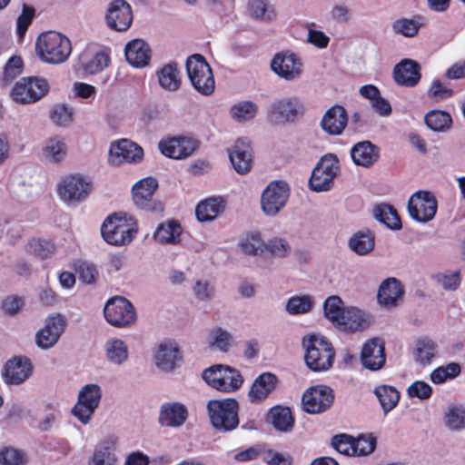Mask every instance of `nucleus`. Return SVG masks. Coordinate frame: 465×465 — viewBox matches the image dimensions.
Returning a JSON list of instances; mask_svg holds the SVG:
<instances>
[{
    "label": "nucleus",
    "mask_w": 465,
    "mask_h": 465,
    "mask_svg": "<svg viewBox=\"0 0 465 465\" xmlns=\"http://www.w3.org/2000/svg\"><path fill=\"white\" fill-rule=\"evenodd\" d=\"M304 360L310 370L326 371L333 364L335 351L331 343L321 334H310L303 338Z\"/></svg>",
    "instance_id": "obj_1"
},
{
    "label": "nucleus",
    "mask_w": 465,
    "mask_h": 465,
    "mask_svg": "<svg viewBox=\"0 0 465 465\" xmlns=\"http://www.w3.org/2000/svg\"><path fill=\"white\" fill-rule=\"evenodd\" d=\"M35 47L39 57L50 64L63 63L72 53L70 39L60 31H43Z\"/></svg>",
    "instance_id": "obj_2"
},
{
    "label": "nucleus",
    "mask_w": 465,
    "mask_h": 465,
    "mask_svg": "<svg viewBox=\"0 0 465 465\" xmlns=\"http://www.w3.org/2000/svg\"><path fill=\"white\" fill-rule=\"evenodd\" d=\"M137 231L135 220L125 213L108 216L101 227L104 240L114 246H124L132 242Z\"/></svg>",
    "instance_id": "obj_3"
},
{
    "label": "nucleus",
    "mask_w": 465,
    "mask_h": 465,
    "mask_svg": "<svg viewBox=\"0 0 465 465\" xmlns=\"http://www.w3.org/2000/svg\"><path fill=\"white\" fill-rule=\"evenodd\" d=\"M92 180L80 173L64 176L56 185L59 199L67 205L84 202L93 191Z\"/></svg>",
    "instance_id": "obj_4"
},
{
    "label": "nucleus",
    "mask_w": 465,
    "mask_h": 465,
    "mask_svg": "<svg viewBox=\"0 0 465 465\" xmlns=\"http://www.w3.org/2000/svg\"><path fill=\"white\" fill-rule=\"evenodd\" d=\"M202 377L210 387L225 393L237 391L243 383L240 371L224 364H214L205 369Z\"/></svg>",
    "instance_id": "obj_5"
},
{
    "label": "nucleus",
    "mask_w": 465,
    "mask_h": 465,
    "mask_svg": "<svg viewBox=\"0 0 465 465\" xmlns=\"http://www.w3.org/2000/svg\"><path fill=\"white\" fill-rule=\"evenodd\" d=\"M212 425L218 430L230 431L239 424V404L234 399L211 400L206 405Z\"/></svg>",
    "instance_id": "obj_6"
},
{
    "label": "nucleus",
    "mask_w": 465,
    "mask_h": 465,
    "mask_svg": "<svg viewBox=\"0 0 465 465\" xmlns=\"http://www.w3.org/2000/svg\"><path fill=\"white\" fill-rule=\"evenodd\" d=\"M186 72L191 84L199 94L211 95L215 89L213 70L201 54H193L187 58Z\"/></svg>",
    "instance_id": "obj_7"
},
{
    "label": "nucleus",
    "mask_w": 465,
    "mask_h": 465,
    "mask_svg": "<svg viewBox=\"0 0 465 465\" xmlns=\"http://www.w3.org/2000/svg\"><path fill=\"white\" fill-rule=\"evenodd\" d=\"M102 396L100 385L96 383L84 385L78 392L72 414L84 425L88 424L100 405Z\"/></svg>",
    "instance_id": "obj_8"
},
{
    "label": "nucleus",
    "mask_w": 465,
    "mask_h": 465,
    "mask_svg": "<svg viewBox=\"0 0 465 465\" xmlns=\"http://www.w3.org/2000/svg\"><path fill=\"white\" fill-rule=\"evenodd\" d=\"M339 171V160L335 154L322 156L312 170L309 181L311 190L318 193L331 190Z\"/></svg>",
    "instance_id": "obj_9"
},
{
    "label": "nucleus",
    "mask_w": 465,
    "mask_h": 465,
    "mask_svg": "<svg viewBox=\"0 0 465 465\" xmlns=\"http://www.w3.org/2000/svg\"><path fill=\"white\" fill-rule=\"evenodd\" d=\"M106 322L117 328L132 325L136 319L133 304L124 297L115 296L109 299L104 308Z\"/></svg>",
    "instance_id": "obj_10"
},
{
    "label": "nucleus",
    "mask_w": 465,
    "mask_h": 465,
    "mask_svg": "<svg viewBox=\"0 0 465 465\" xmlns=\"http://www.w3.org/2000/svg\"><path fill=\"white\" fill-rule=\"evenodd\" d=\"M290 196V186L283 181H272L263 190L261 208L267 216H275L286 205Z\"/></svg>",
    "instance_id": "obj_11"
},
{
    "label": "nucleus",
    "mask_w": 465,
    "mask_h": 465,
    "mask_svg": "<svg viewBox=\"0 0 465 465\" xmlns=\"http://www.w3.org/2000/svg\"><path fill=\"white\" fill-rule=\"evenodd\" d=\"M49 89L47 81L40 77H24L15 83L12 98L20 104H31L46 94Z\"/></svg>",
    "instance_id": "obj_12"
},
{
    "label": "nucleus",
    "mask_w": 465,
    "mask_h": 465,
    "mask_svg": "<svg viewBox=\"0 0 465 465\" xmlns=\"http://www.w3.org/2000/svg\"><path fill=\"white\" fill-rule=\"evenodd\" d=\"M407 208L411 219L420 223H426L435 217L438 203L430 192L418 191L410 197Z\"/></svg>",
    "instance_id": "obj_13"
},
{
    "label": "nucleus",
    "mask_w": 465,
    "mask_h": 465,
    "mask_svg": "<svg viewBox=\"0 0 465 465\" xmlns=\"http://www.w3.org/2000/svg\"><path fill=\"white\" fill-rule=\"evenodd\" d=\"M65 327L66 321L62 314L49 315L45 319L44 326L35 335L36 346L42 350H49L54 347L64 332Z\"/></svg>",
    "instance_id": "obj_14"
},
{
    "label": "nucleus",
    "mask_w": 465,
    "mask_h": 465,
    "mask_svg": "<svg viewBox=\"0 0 465 465\" xmlns=\"http://www.w3.org/2000/svg\"><path fill=\"white\" fill-rule=\"evenodd\" d=\"M157 187L158 183L153 177H146L135 183L132 188L134 204L145 211L162 212L163 205L153 199Z\"/></svg>",
    "instance_id": "obj_15"
},
{
    "label": "nucleus",
    "mask_w": 465,
    "mask_h": 465,
    "mask_svg": "<svg viewBox=\"0 0 465 465\" xmlns=\"http://www.w3.org/2000/svg\"><path fill=\"white\" fill-rule=\"evenodd\" d=\"M80 62L89 74H96L107 68L111 63V49L95 43L89 44L83 52Z\"/></svg>",
    "instance_id": "obj_16"
},
{
    "label": "nucleus",
    "mask_w": 465,
    "mask_h": 465,
    "mask_svg": "<svg viewBox=\"0 0 465 465\" xmlns=\"http://www.w3.org/2000/svg\"><path fill=\"white\" fill-rule=\"evenodd\" d=\"M303 113V104L296 97H284L273 101L268 109L270 120L275 124H287Z\"/></svg>",
    "instance_id": "obj_17"
},
{
    "label": "nucleus",
    "mask_w": 465,
    "mask_h": 465,
    "mask_svg": "<svg viewBox=\"0 0 465 465\" xmlns=\"http://www.w3.org/2000/svg\"><path fill=\"white\" fill-rule=\"evenodd\" d=\"M134 20L131 5L126 0H111L104 11V21L111 29H129Z\"/></svg>",
    "instance_id": "obj_18"
},
{
    "label": "nucleus",
    "mask_w": 465,
    "mask_h": 465,
    "mask_svg": "<svg viewBox=\"0 0 465 465\" xmlns=\"http://www.w3.org/2000/svg\"><path fill=\"white\" fill-rule=\"evenodd\" d=\"M143 155V151L137 143L129 139H120L110 145L109 163L113 165L137 163L142 160Z\"/></svg>",
    "instance_id": "obj_19"
},
{
    "label": "nucleus",
    "mask_w": 465,
    "mask_h": 465,
    "mask_svg": "<svg viewBox=\"0 0 465 465\" xmlns=\"http://www.w3.org/2000/svg\"><path fill=\"white\" fill-rule=\"evenodd\" d=\"M332 390L326 385H317L308 389L302 395L304 410L312 414L325 411L332 404Z\"/></svg>",
    "instance_id": "obj_20"
},
{
    "label": "nucleus",
    "mask_w": 465,
    "mask_h": 465,
    "mask_svg": "<svg viewBox=\"0 0 465 465\" xmlns=\"http://www.w3.org/2000/svg\"><path fill=\"white\" fill-rule=\"evenodd\" d=\"M198 146L195 139L189 136L166 137L159 142L161 153L173 159L187 158L193 153Z\"/></svg>",
    "instance_id": "obj_21"
},
{
    "label": "nucleus",
    "mask_w": 465,
    "mask_h": 465,
    "mask_svg": "<svg viewBox=\"0 0 465 465\" xmlns=\"http://www.w3.org/2000/svg\"><path fill=\"white\" fill-rule=\"evenodd\" d=\"M272 70L287 81L298 79L302 74V63L296 54L282 52L275 54L271 63Z\"/></svg>",
    "instance_id": "obj_22"
},
{
    "label": "nucleus",
    "mask_w": 465,
    "mask_h": 465,
    "mask_svg": "<svg viewBox=\"0 0 465 465\" xmlns=\"http://www.w3.org/2000/svg\"><path fill=\"white\" fill-rule=\"evenodd\" d=\"M361 362L372 371L381 370L386 362L385 344L380 338H371L362 345Z\"/></svg>",
    "instance_id": "obj_23"
},
{
    "label": "nucleus",
    "mask_w": 465,
    "mask_h": 465,
    "mask_svg": "<svg viewBox=\"0 0 465 465\" xmlns=\"http://www.w3.org/2000/svg\"><path fill=\"white\" fill-rule=\"evenodd\" d=\"M32 364L25 357H15L9 360L3 371V378L6 384L18 385L26 381L32 373Z\"/></svg>",
    "instance_id": "obj_24"
},
{
    "label": "nucleus",
    "mask_w": 465,
    "mask_h": 465,
    "mask_svg": "<svg viewBox=\"0 0 465 465\" xmlns=\"http://www.w3.org/2000/svg\"><path fill=\"white\" fill-rule=\"evenodd\" d=\"M404 288L400 280L389 277L381 282L378 289L377 302L384 308L396 307L402 299Z\"/></svg>",
    "instance_id": "obj_25"
},
{
    "label": "nucleus",
    "mask_w": 465,
    "mask_h": 465,
    "mask_svg": "<svg viewBox=\"0 0 465 465\" xmlns=\"http://www.w3.org/2000/svg\"><path fill=\"white\" fill-rule=\"evenodd\" d=\"M182 359L178 345L174 341L161 342L154 353V362L163 371H172Z\"/></svg>",
    "instance_id": "obj_26"
},
{
    "label": "nucleus",
    "mask_w": 465,
    "mask_h": 465,
    "mask_svg": "<svg viewBox=\"0 0 465 465\" xmlns=\"http://www.w3.org/2000/svg\"><path fill=\"white\" fill-rule=\"evenodd\" d=\"M348 115L344 107L333 105L323 114L321 120V127L330 135H340L347 126Z\"/></svg>",
    "instance_id": "obj_27"
},
{
    "label": "nucleus",
    "mask_w": 465,
    "mask_h": 465,
    "mask_svg": "<svg viewBox=\"0 0 465 465\" xmlns=\"http://www.w3.org/2000/svg\"><path fill=\"white\" fill-rule=\"evenodd\" d=\"M188 417L186 406L181 402H165L159 411L158 421L161 426L178 428L181 427Z\"/></svg>",
    "instance_id": "obj_28"
},
{
    "label": "nucleus",
    "mask_w": 465,
    "mask_h": 465,
    "mask_svg": "<svg viewBox=\"0 0 465 465\" xmlns=\"http://www.w3.org/2000/svg\"><path fill=\"white\" fill-rule=\"evenodd\" d=\"M230 161L238 173H245L251 170L252 153L249 143L239 139L228 149Z\"/></svg>",
    "instance_id": "obj_29"
},
{
    "label": "nucleus",
    "mask_w": 465,
    "mask_h": 465,
    "mask_svg": "<svg viewBox=\"0 0 465 465\" xmlns=\"http://www.w3.org/2000/svg\"><path fill=\"white\" fill-rule=\"evenodd\" d=\"M226 207L227 202L223 197H208L196 205L195 215L199 222H212L223 214Z\"/></svg>",
    "instance_id": "obj_30"
},
{
    "label": "nucleus",
    "mask_w": 465,
    "mask_h": 465,
    "mask_svg": "<svg viewBox=\"0 0 465 465\" xmlns=\"http://www.w3.org/2000/svg\"><path fill=\"white\" fill-rule=\"evenodd\" d=\"M277 377L272 372H263L255 378L248 392L252 403H261L274 391Z\"/></svg>",
    "instance_id": "obj_31"
},
{
    "label": "nucleus",
    "mask_w": 465,
    "mask_h": 465,
    "mask_svg": "<svg viewBox=\"0 0 465 465\" xmlns=\"http://www.w3.org/2000/svg\"><path fill=\"white\" fill-rule=\"evenodd\" d=\"M205 342L212 351L226 353L233 347L234 339L228 330L213 326L208 330Z\"/></svg>",
    "instance_id": "obj_32"
},
{
    "label": "nucleus",
    "mask_w": 465,
    "mask_h": 465,
    "mask_svg": "<svg viewBox=\"0 0 465 465\" xmlns=\"http://www.w3.org/2000/svg\"><path fill=\"white\" fill-rule=\"evenodd\" d=\"M395 82L400 85L414 86L420 78L419 64L411 59H404L393 70Z\"/></svg>",
    "instance_id": "obj_33"
},
{
    "label": "nucleus",
    "mask_w": 465,
    "mask_h": 465,
    "mask_svg": "<svg viewBox=\"0 0 465 465\" xmlns=\"http://www.w3.org/2000/svg\"><path fill=\"white\" fill-rule=\"evenodd\" d=\"M125 56L131 65L143 68L148 64L151 59V49L144 41L134 39L127 44Z\"/></svg>",
    "instance_id": "obj_34"
},
{
    "label": "nucleus",
    "mask_w": 465,
    "mask_h": 465,
    "mask_svg": "<svg viewBox=\"0 0 465 465\" xmlns=\"http://www.w3.org/2000/svg\"><path fill=\"white\" fill-rule=\"evenodd\" d=\"M351 156L356 165L370 167L379 159V148L370 141L360 142L351 148Z\"/></svg>",
    "instance_id": "obj_35"
},
{
    "label": "nucleus",
    "mask_w": 465,
    "mask_h": 465,
    "mask_svg": "<svg viewBox=\"0 0 465 465\" xmlns=\"http://www.w3.org/2000/svg\"><path fill=\"white\" fill-rule=\"evenodd\" d=\"M106 360L117 366L123 365L129 358V349L126 342L117 337L107 339L104 344Z\"/></svg>",
    "instance_id": "obj_36"
},
{
    "label": "nucleus",
    "mask_w": 465,
    "mask_h": 465,
    "mask_svg": "<svg viewBox=\"0 0 465 465\" xmlns=\"http://www.w3.org/2000/svg\"><path fill=\"white\" fill-rule=\"evenodd\" d=\"M371 323V316L355 307L347 308L339 327L351 331H362Z\"/></svg>",
    "instance_id": "obj_37"
},
{
    "label": "nucleus",
    "mask_w": 465,
    "mask_h": 465,
    "mask_svg": "<svg viewBox=\"0 0 465 465\" xmlns=\"http://www.w3.org/2000/svg\"><path fill=\"white\" fill-rule=\"evenodd\" d=\"M182 232L183 228L179 222L171 219L157 226L153 237L162 244H177L180 242Z\"/></svg>",
    "instance_id": "obj_38"
},
{
    "label": "nucleus",
    "mask_w": 465,
    "mask_h": 465,
    "mask_svg": "<svg viewBox=\"0 0 465 465\" xmlns=\"http://www.w3.org/2000/svg\"><path fill=\"white\" fill-rule=\"evenodd\" d=\"M67 155V145L64 138L54 136L49 138L43 147L44 158L51 163H59Z\"/></svg>",
    "instance_id": "obj_39"
},
{
    "label": "nucleus",
    "mask_w": 465,
    "mask_h": 465,
    "mask_svg": "<svg viewBox=\"0 0 465 465\" xmlns=\"http://www.w3.org/2000/svg\"><path fill=\"white\" fill-rule=\"evenodd\" d=\"M267 420L280 431H289L292 429L294 419L288 407L274 406L267 416Z\"/></svg>",
    "instance_id": "obj_40"
},
{
    "label": "nucleus",
    "mask_w": 465,
    "mask_h": 465,
    "mask_svg": "<svg viewBox=\"0 0 465 465\" xmlns=\"http://www.w3.org/2000/svg\"><path fill=\"white\" fill-rule=\"evenodd\" d=\"M437 346L435 342L429 338H420L416 341L413 349V357L416 362L420 365H429L435 358Z\"/></svg>",
    "instance_id": "obj_41"
},
{
    "label": "nucleus",
    "mask_w": 465,
    "mask_h": 465,
    "mask_svg": "<svg viewBox=\"0 0 465 465\" xmlns=\"http://www.w3.org/2000/svg\"><path fill=\"white\" fill-rule=\"evenodd\" d=\"M158 82L167 91H176L181 84L179 70L176 64H167L157 71Z\"/></svg>",
    "instance_id": "obj_42"
},
{
    "label": "nucleus",
    "mask_w": 465,
    "mask_h": 465,
    "mask_svg": "<svg viewBox=\"0 0 465 465\" xmlns=\"http://www.w3.org/2000/svg\"><path fill=\"white\" fill-rule=\"evenodd\" d=\"M374 394L380 401L385 414L392 411L400 401V392L391 385H378L374 389Z\"/></svg>",
    "instance_id": "obj_43"
},
{
    "label": "nucleus",
    "mask_w": 465,
    "mask_h": 465,
    "mask_svg": "<svg viewBox=\"0 0 465 465\" xmlns=\"http://www.w3.org/2000/svg\"><path fill=\"white\" fill-rule=\"evenodd\" d=\"M350 249L358 255L369 254L375 246L374 235L367 232H357L349 240Z\"/></svg>",
    "instance_id": "obj_44"
},
{
    "label": "nucleus",
    "mask_w": 465,
    "mask_h": 465,
    "mask_svg": "<svg viewBox=\"0 0 465 465\" xmlns=\"http://www.w3.org/2000/svg\"><path fill=\"white\" fill-rule=\"evenodd\" d=\"M315 299L310 294H296L291 296L286 302L285 310L290 315L306 314L312 311Z\"/></svg>",
    "instance_id": "obj_45"
},
{
    "label": "nucleus",
    "mask_w": 465,
    "mask_h": 465,
    "mask_svg": "<svg viewBox=\"0 0 465 465\" xmlns=\"http://www.w3.org/2000/svg\"><path fill=\"white\" fill-rule=\"evenodd\" d=\"M443 422L451 431L465 430V408L460 404L450 405L444 412Z\"/></svg>",
    "instance_id": "obj_46"
},
{
    "label": "nucleus",
    "mask_w": 465,
    "mask_h": 465,
    "mask_svg": "<svg viewBox=\"0 0 465 465\" xmlns=\"http://www.w3.org/2000/svg\"><path fill=\"white\" fill-rule=\"evenodd\" d=\"M240 247L246 254L259 256L266 252V241L259 232H251L242 239Z\"/></svg>",
    "instance_id": "obj_47"
},
{
    "label": "nucleus",
    "mask_w": 465,
    "mask_h": 465,
    "mask_svg": "<svg viewBox=\"0 0 465 465\" xmlns=\"http://www.w3.org/2000/svg\"><path fill=\"white\" fill-rule=\"evenodd\" d=\"M374 217L391 230L401 228V222L397 211L390 204H380L373 209Z\"/></svg>",
    "instance_id": "obj_48"
},
{
    "label": "nucleus",
    "mask_w": 465,
    "mask_h": 465,
    "mask_svg": "<svg viewBox=\"0 0 465 465\" xmlns=\"http://www.w3.org/2000/svg\"><path fill=\"white\" fill-rule=\"evenodd\" d=\"M247 13L260 21H270L275 15L273 5L268 0H248Z\"/></svg>",
    "instance_id": "obj_49"
},
{
    "label": "nucleus",
    "mask_w": 465,
    "mask_h": 465,
    "mask_svg": "<svg viewBox=\"0 0 465 465\" xmlns=\"http://www.w3.org/2000/svg\"><path fill=\"white\" fill-rule=\"evenodd\" d=\"M345 312L343 302L337 295L328 297L323 303L324 316L336 326L342 321Z\"/></svg>",
    "instance_id": "obj_50"
},
{
    "label": "nucleus",
    "mask_w": 465,
    "mask_h": 465,
    "mask_svg": "<svg viewBox=\"0 0 465 465\" xmlns=\"http://www.w3.org/2000/svg\"><path fill=\"white\" fill-rule=\"evenodd\" d=\"M258 106L252 101H240L230 109L231 117L237 123H245L255 118Z\"/></svg>",
    "instance_id": "obj_51"
},
{
    "label": "nucleus",
    "mask_w": 465,
    "mask_h": 465,
    "mask_svg": "<svg viewBox=\"0 0 465 465\" xmlns=\"http://www.w3.org/2000/svg\"><path fill=\"white\" fill-rule=\"evenodd\" d=\"M49 116L54 124L67 127L74 121V109L68 104H58L51 109Z\"/></svg>",
    "instance_id": "obj_52"
},
{
    "label": "nucleus",
    "mask_w": 465,
    "mask_h": 465,
    "mask_svg": "<svg viewBox=\"0 0 465 465\" xmlns=\"http://www.w3.org/2000/svg\"><path fill=\"white\" fill-rule=\"evenodd\" d=\"M460 366L457 362H450L440 366L430 373V381L434 384H441L448 380H452L460 375Z\"/></svg>",
    "instance_id": "obj_53"
},
{
    "label": "nucleus",
    "mask_w": 465,
    "mask_h": 465,
    "mask_svg": "<svg viewBox=\"0 0 465 465\" xmlns=\"http://www.w3.org/2000/svg\"><path fill=\"white\" fill-rule=\"evenodd\" d=\"M427 126L436 132H441L449 128L451 124L450 115L442 111H431L425 116Z\"/></svg>",
    "instance_id": "obj_54"
},
{
    "label": "nucleus",
    "mask_w": 465,
    "mask_h": 465,
    "mask_svg": "<svg viewBox=\"0 0 465 465\" xmlns=\"http://www.w3.org/2000/svg\"><path fill=\"white\" fill-rule=\"evenodd\" d=\"M54 251V244L44 239L32 238L26 244V252L42 259L47 258Z\"/></svg>",
    "instance_id": "obj_55"
},
{
    "label": "nucleus",
    "mask_w": 465,
    "mask_h": 465,
    "mask_svg": "<svg viewBox=\"0 0 465 465\" xmlns=\"http://www.w3.org/2000/svg\"><path fill=\"white\" fill-rule=\"evenodd\" d=\"M376 438L371 434L354 438L353 456H367L372 453L376 448Z\"/></svg>",
    "instance_id": "obj_56"
},
{
    "label": "nucleus",
    "mask_w": 465,
    "mask_h": 465,
    "mask_svg": "<svg viewBox=\"0 0 465 465\" xmlns=\"http://www.w3.org/2000/svg\"><path fill=\"white\" fill-rule=\"evenodd\" d=\"M266 252L275 258H285L291 252V245L282 237H272L266 241Z\"/></svg>",
    "instance_id": "obj_57"
},
{
    "label": "nucleus",
    "mask_w": 465,
    "mask_h": 465,
    "mask_svg": "<svg viewBox=\"0 0 465 465\" xmlns=\"http://www.w3.org/2000/svg\"><path fill=\"white\" fill-rule=\"evenodd\" d=\"M26 462L25 454L13 447H4L0 450V465H24Z\"/></svg>",
    "instance_id": "obj_58"
},
{
    "label": "nucleus",
    "mask_w": 465,
    "mask_h": 465,
    "mask_svg": "<svg viewBox=\"0 0 465 465\" xmlns=\"http://www.w3.org/2000/svg\"><path fill=\"white\" fill-rule=\"evenodd\" d=\"M193 293L200 302H210L215 296V288L209 281L199 279L193 286Z\"/></svg>",
    "instance_id": "obj_59"
},
{
    "label": "nucleus",
    "mask_w": 465,
    "mask_h": 465,
    "mask_svg": "<svg viewBox=\"0 0 465 465\" xmlns=\"http://www.w3.org/2000/svg\"><path fill=\"white\" fill-rule=\"evenodd\" d=\"M434 281L443 289L449 291L456 290L460 284V276L458 271H447L433 275Z\"/></svg>",
    "instance_id": "obj_60"
},
{
    "label": "nucleus",
    "mask_w": 465,
    "mask_h": 465,
    "mask_svg": "<svg viewBox=\"0 0 465 465\" xmlns=\"http://www.w3.org/2000/svg\"><path fill=\"white\" fill-rule=\"evenodd\" d=\"M354 437L342 433L333 436L331 440L332 447L341 454L353 456Z\"/></svg>",
    "instance_id": "obj_61"
},
{
    "label": "nucleus",
    "mask_w": 465,
    "mask_h": 465,
    "mask_svg": "<svg viewBox=\"0 0 465 465\" xmlns=\"http://www.w3.org/2000/svg\"><path fill=\"white\" fill-rule=\"evenodd\" d=\"M426 26H429V20L420 15L395 20L392 25L393 29H420Z\"/></svg>",
    "instance_id": "obj_62"
},
{
    "label": "nucleus",
    "mask_w": 465,
    "mask_h": 465,
    "mask_svg": "<svg viewBox=\"0 0 465 465\" xmlns=\"http://www.w3.org/2000/svg\"><path fill=\"white\" fill-rule=\"evenodd\" d=\"M23 62L18 56L11 57L6 63L3 72V82L9 84L15 77L22 73Z\"/></svg>",
    "instance_id": "obj_63"
},
{
    "label": "nucleus",
    "mask_w": 465,
    "mask_h": 465,
    "mask_svg": "<svg viewBox=\"0 0 465 465\" xmlns=\"http://www.w3.org/2000/svg\"><path fill=\"white\" fill-rule=\"evenodd\" d=\"M407 392L411 398L427 400L432 394V388L423 381H416L408 387Z\"/></svg>",
    "instance_id": "obj_64"
}]
</instances>
